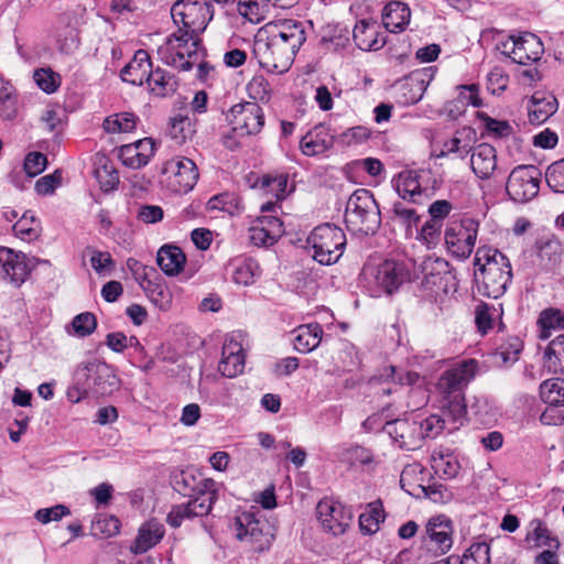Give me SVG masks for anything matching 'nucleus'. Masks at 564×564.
Here are the masks:
<instances>
[{
    "mask_svg": "<svg viewBox=\"0 0 564 564\" xmlns=\"http://www.w3.org/2000/svg\"><path fill=\"white\" fill-rule=\"evenodd\" d=\"M497 155L496 149L488 143L475 145L470 155V167L475 175L486 180L496 170Z\"/></svg>",
    "mask_w": 564,
    "mask_h": 564,
    "instance_id": "28",
    "label": "nucleus"
},
{
    "mask_svg": "<svg viewBox=\"0 0 564 564\" xmlns=\"http://www.w3.org/2000/svg\"><path fill=\"white\" fill-rule=\"evenodd\" d=\"M252 186L259 187L265 194H271L276 200H281L286 196L288 175L284 173L265 174L258 177Z\"/></svg>",
    "mask_w": 564,
    "mask_h": 564,
    "instance_id": "43",
    "label": "nucleus"
},
{
    "mask_svg": "<svg viewBox=\"0 0 564 564\" xmlns=\"http://www.w3.org/2000/svg\"><path fill=\"white\" fill-rule=\"evenodd\" d=\"M451 424L441 414H432L422 419L420 415L406 419L389 420L383 431L398 443L399 447L414 451L422 446L425 438H435Z\"/></svg>",
    "mask_w": 564,
    "mask_h": 564,
    "instance_id": "4",
    "label": "nucleus"
},
{
    "mask_svg": "<svg viewBox=\"0 0 564 564\" xmlns=\"http://www.w3.org/2000/svg\"><path fill=\"white\" fill-rule=\"evenodd\" d=\"M138 120L132 112H119L108 116L102 127L107 133H126L135 129Z\"/></svg>",
    "mask_w": 564,
    "mask_h": 564,
    "instance_id": "45",
    "label": "nucleus"
},
{
    "mask_svg": "<svg viewBox=\"0 0 564 564\" xmlns=\"http://www.w3.org/2000/svg\"><path fill=\"white\" fill-rule=\"evenodd\" d=\"M334 145V135L324 124H317L300 140V150L306 156L321 155Z\"/></svg>",
    "mask_w": 564,
    "mask_h": 564,
    "instance_id": "24",
    "label": "nucleus"
},
{
    "mask_svg": "<svg viewBox=\"0 0 564 564\" xmlns=\"http://www.w3.org/2000/svg\"><path fill=\"white\" fill-rule=\"evenodd\" d=\"M18 115V96L10 82L0 76V118L13 120Z\"/></svg>",
    "mask_w": 564,
    "mask_h": 564,
    "instance_id": "42",
    "label": "nucleus"
},
{
    "mask_svg": "<svg viewBox=\"0 0 564 564\" xmlns=\"http://www.w3.org/2000/svg\"><path fill=\"white\" fill-rule=\"evenodd\" d=\"M346 242L343 229L332 224L315 227L307 237V243L314 250L313 259L323 265L336 263L344 253Z\"/></svg>",
    "mask_w": 564,
    "mask_h": 564,
    "instance_id": "7",
    "label": "nucleus"
},
{
    "mask_svg": "<svg viewBox=\"0 0 564 564\" xmlns=\"http://www.w3.org/2000/svg\"><path fill=\"white\" fill-rule=\"evenodd\" d=\"M478 118L484 121L487 132L495 138H505L511 132V126L507 121L496 120L485 112H478Z\"/></svg>",
    "mask_w": 564,
    "mask_h": 564,
    "instance_id": "59",
    "label": "nucleus"
},
{
    "mask_svg": "<svg viewBox=\"0 0 564 564\" xmlns=\"http://www.w3.org/2000/svg\"><path fill=\"white\" fill-rule=\"evenodd\" d=\"M479 221L471 217H463L447 226L444 237L447 251L456 259H467L476 245Z\"/></svg>",
    "mask_w": 564,
    "mask_h": 564,
    "instance_id": "10",
    "label": "nucleus"
},
{
    "mask_svg": "<svg viewBox=\"0 0 564 564\" xmlns=\"http://www.w3.org/2000/svg\"><path fill=\"white\" fill-rule=\"evenodd\" d=\"M69 513V508L65 505H55L51 508L39 509L34 517L39 522L47 524L52 521H59L63 517L68 516Z\"/></svg>",
    "mask_w": 564,
    "mask_h": 564,
    "instance_id": "60",
    "label": "nucleus"
},
{
    "mask_svg": "<svg viewBox=\"0 0 564 564\" xmlns=\"http://www.w3.org/2000/svg\"><path fill=\"white\" fill-rule=\"evenodd\" d=\"M557 109V100L549 91H534L531 95V124L545 122Z\"/></svg>",
    "mask_w": 564,
    "mask_h": 564,
    "instance_id": "31",
    "label": "nucleus"
},
{
    "mask_svg": "<svg viewBox=\"0 0 564 564\" xmlns=\"http://www.w3.org/2000/svg\"><path fill=\"white\" fill-rule=\"evenodd\" d=\"M476 142L475 129L471 127H463L456 130L454 135L443 143L437 156L445 158L455 154L457 158L464 160L471 153Z\"/></svg>",
    "mask_w": 564,
    "mask_h": 564,
    "instance_id": "25",
    "label": "nucleus"
},
{
    "mask_svg": "<svg viewBox=\"0 0 564 564\" xmlns=\"http://www.w3.org/2000/svg\"><path fill=\"white\" fill-rule=\"evenodd\" d=\"M213 506L214 505L204 503L198 500H188L186 503L173 506L166 516V522L172 528H178L184 520L209 514Z\"/></svg>",
    "mask_w": 564,
    "mask_h": 564,
    "instance_id": "30",
    "label": "nucleus"
},
{
    "mask_svg": "<svg viewBox=\"0 0 564 564\" xmlns=\"http://www.w3.org/2000/svg\"><path fill=\"white\" fill-rule=\"evenodd\" d=\"M175 488L189 500L214 505L218 498L217 482L191 471H183L175 481Z\"/></svg>",
    "mask_w": 564,
    "mask_h": 564,
    "instance_id": "15",
    "label": "nucleus"
},
{
    "mask_svg": "<svg viewBox=\"0 0 564 564\" xmlns=\"http://www.w3.org/2000/svg\"><path fill=\"white\" fill-rule=\"evenodd\" d=\"M95 176L100 184L104 192H109L116 188L119 184V174L112 165L107 163L100 165L95 170Z\"/></svg>",
    "mask_w": 564,
    "mask_h": 564,
    "instance_id": "54",
    "label": "nucleus"
},
{
    "mask_svg": "<svg viewBox=\"0 0 564 564\" xmlns=\"http://www.w3.org/2000/svg\"><path fill=\"white\" fill-rule=\"evenodd\" d=\"M340 460L349 465L369 464L372 460L371 453L360 445H351L345 448L340 454Z\"/></svg>",
    "mask_w": 564,
    "mask_h": 564,
    "instance_id": "55",
    "label": "nucleus"
},
{
    "mask_svg": "<svg viewBox=\"0 0 564 564\" xmlns=\"http://www.w3.org/2000/svg\"><path fill=\"white\" fill-rule=\"evenodd\" d=\"M347 227L365 235L375 234L381 224L379 206L368 189H357L348 198L345 210Z\"/></svg>",
    "mask_w": 564,
    "mask_h": 564,
    "instance_id": "6",
    "label": "nucleus"
},
{
    "mask_svg": "<svg viewBox=\"0 0 564 564\" xmlns=\"http://www.w3.org/2000/svg\"><path fill=\"white\" fill-rule=\"evenodd\" d=\"M160 59L181 70H189L204 56L199 34L177 30L158 48Z\"/></svg>",
    "mask_w": 564,
    "mask_h": 564,
    "instance_id": "5",
    "label": "nucleus"
},
{
    "mask_svg": "<svg viewBox=\"0 0 564 564\" xmlns=\"http://www.w3.org/2000/svg\"><path fill=\"white\" fill-rule=\"evenodd\" d=\"M395 188L402 199L414 204H422L427 196L426 189L421 187L417 172L413 170H405L399 173Z\"/></svg>",
    "mask_w": 564,
    "mask_h": 564,
    "instance_id": "29",
    "label": "nucleus"
},
{
    "mask_svg": "<svg viewBox=\"0 0 564 564\" xmlns=\"http://www.w3.org/2000/svg\"><path fill=\"white\" fill-rule=\"evenodd\" d=\"M177 30L200 34L212 21L213 6L207 0H177L171 8Z\"/></svg>",
    "mask_w": 564,
    "mask_h": 564,
    "instance_id": "9",
    "label": "nucleus"
},
{
    "mask_svg": "<svg viewBox=\"0 0 564 564\" xmlns=\"http://www.w3.org/2000/svg\"><path fill=\"white\" fill-rule=\"evenodd\" d=\"M474 267V278L480 294L498 299L506 293L512 273L510 261L502 252L487 246L479 247Z\"/></svg>",
    "mask_w": 564,
    "mask_h": 564,
    "instance_id": "3",
    "label": "nucleus"
},
{
    "mask_svg": "<svg viewBox=\"0 0 564 564\" xmlns=\"http://www.w3.org/2000/svg\"><path fill=\"white\" fill-rule=\"evenodd\" d=\"M411 18L410 8L400 1H392L384 7L382 21L390 32H400L405 29Z\"/></svg>",
    "mask_w": 564,
    "mask_h": 564,
    "instance_id": "33",
    "label": "nucleus"
},
{
    "mask_svg": "<svg viewBox=\"0 0 564 564\" xmlns=\"http://www.w3.org/2000/svg\"><path fill=\"white\" fill-rule=\"evenodd\" d=\"M152 63L150 55L144 50L134 53L132 59L121 69L120 76L123 82L141 86L151 78Z\"/></svg>",
    "mask_w": 564,
    "mask_h": 564,
    "instance_id": "26",
    "label": "nucleus"
},
{
    "mask_svg": "<svg viewBox=\"0 0 564 564\" xmlns=\"http://www.w3.org/2000/svg\"><path fill=\"white\" fill-rule=\"evenodd\" d=\"M232 132L239 137L259 133L264 126V113L260 105L253 101L237 104L231 107L227 116Z\"/></svg>",
    "mask_w": 564,
    "mask_h": 564,
    "instance_id": "13",
    "label": "nucleus"
},
{
    "mask_svg": "<svg viewBox=\"0 0 564 564\" xmlns=\"http://www.w3.org/2000/svg\"><path fill=\"white\" fill-rule=\"evenodd\" d=\"M192 123L188 117L177 115L171 119L169 135L176 142L183 143L193 133Z\"/></svg>",
    "mask_w": 564,
    "mask_h": 564,
    "instance_id": "53",
    "label": "nucleus"
},
{
    "mask_svg": "<svg viewBox=\"0 0 564 564\" xmlns=\"http://www.w3.org/2000/svg\"><path fill=\"white\" fill-rule=\"evenodd\" d=\"M547 185L556 193H564V159L552 163L545 174Z\"/></svg>",
    "mask_w": 564,
    "mask_h": 564,
    "instance_id": "56",
    "label": "nucleus"
},
{
    "mask_svg": "<svg viewBox=\"0 0 564 564\" xmlns=\"http://www.w3.org/2000/svg\"><path fill=\"white\" fill-rule=\"evenodd\" d=\"M541 400L552 406L564 405V379L552 378L540 384Z\"/></svg>",
    "mask_w": 564,
    "mask_h": 564,
    "instance_id": "44",
    "label": "nucleus"
},
{
    "mask_svg": "<svg viewBox=\"0 0 564 564\" xmlns=\"http://www.w3.org/2000/svg\"><path fill=\"white\" fill-rule=\"evenodd\" d=\"M506 189L514 203L525 204L529 200V165L522 164L512 170Z\"/></svg>",
    "mask_w": 564,
    "mask_h": 564,
    "instance_id": "32",
    "label": "nucleus"
},
{
    "mask_svg": "<svg viewBox=\"0 0 564 564\" xmlns=\"http://www.w3.org/2000/svg\"><path fill=\"white\" fill-rule=\"evenodd\" d=\"M323 329L318 324L301 325L294 330V348L302 354L315 349L322 339Z\"/></svg>",
    "mask_w": 564,
    "mask_h": 564,
    "instance_id": "36",
    "label": "nucleus"
},
{
    "mask_svg": "<svg viewBox=\"0 0 564 564\" xmlns=\"http://www.w3.org/2000/svg\"><path fill=\"white\" fill-rule=\"evenodd\" d=\"M90 264L98 274H104L107 271H111L115 267L111 254L109 252L99 250L91 251Z\"/></svg>",
    "mask_w": 564,
    "mask_h": 564,
    "instance_id": "63",
    "label": "nucleus"
},
{
    "mask_svg": "<svg viewBox=\"0 0 564 564\" xmlns=\"http://www.w3.org/2000/svg\"><path fill=\"white\" fill-rule=\"evenodd\" d=\"M306 41L302 22L288 19L275 24L267 37L258 36L253 55L268 73L283 74L290 69L300 47Z\"/></svg>",
    "mask_w": 564,
    "mask_h": 564,
    "instance_id": "1",
    "label": "nucleus"
},
{
    "mask_svg": "<svg viewBox=\"0 0 564 564\" xmlns=\"http://www.w3.org/2000/svg\"><path fill=\"white\" fill-rule=\"evenodd\" d=\"M536 324L540 327V338L547 339L551 329H564V312L558 308H546L540 314Z\"/></svg>",
    "mask_w": 564,
    "mask_h": 564,
    "instance_id": "48",
    "label": "nucleus"
},
{
    "mask_svg": "<svg viewBox=\"0 0 564 564\" xmlns=\"http://www.w3.org/2000/svg\"><path fill=\"white\" fill-rule=\"evenodd\" d=\"M435 72V67H424L412 72L403 80L399 82L397 87L402 91L404 102L415 104L420 101L434 78Z\"/></svg>",
    "mask_w": 564,
    "mask_h": 564,
    "instance_id": "19",
    "label": "nucleus"
},
{
    "mask_svg": "<svg viewBox=\"0 0 564 564\" xmlns=\"http://www.w3.org/2000/svg\"><path fill=\"white\" fill-rule=\"evenodd\" d=\"M147 84L150 90L160 97L173 94L178 86L176 77L160 67L152 70L151 78L148 79Z\"/></svg>",
    "mask_w": 564,
    "mask_h": 564,
    "instance_id": "40",
    "label": "nucleus"
},
{
    "mask_svg": "<svg viewBox=\"0 0 564 564\" xmlns=\"http://www.w3.org/2000/svg\"><path fill=\"white\" fill-rule=\"evenodd\" d=\"M120 530V521L113 516H99L91 523V534L101 539L116 535Z\"/></svg>",
    "mask_w": 564,
    "mask_h": 564,
    "instance_id": "52",
    "label": "nucleus"
},
{
    "mask_svg": "<svg viewBox=\"0 0 564 564\" xmlns=\"http://www.w3.org/2000/svg\"><path fill=\"white\" fill-rule=\"evenodd\" d=\"M371 132L362 126L352 127L340 134V141L344 144L362 143L370 137Z\"/></svg>",
    "mask_w": 564,
    "mask_h": 564,
    "instance_id": "64",
    "label": "nucleus"
},
{
    "mask_svg": "<svg viewBox=\"0 0 564 564\" xmlns=\"http://www.w3.org/2000/svg\"><path fill=\"white\" fill-rule=\"evenodd\" d=\"M377 296L380 293L392 294L409 280L405 265L394 260H386L377 267H367L364 271Z\"/></svg>",
    "mask_w": 564,
    "mask_h": 564,
    "instance_id": "11",
    "label": "nucleus"
},
{
    "mask_svg": "<svg viewBox=\"0 0 564 564\" xmlns=\"http://www.w3.org/2000/svg\"><path fill=\"white\" fill-rule=\"evenodd\" d=\"M72 326L76 335L86 337L96 329L97 321L93 313H80L73 318Z\"/></svg>",
    "mask_w": 564,
    "mask_h": 564,
    "instance_id": "57",
    "label": "nucleus"
},
{
    "mask_svg": "<svg viewBox=\"0 0 564 564\" xmlns=\"http://www.w3.org/2000/svg\"><path fill=\"white\" fill-rule=\"evenodd\" d=\"M261 269L254 259H245L234 270L232 279L237 284L251 285L260 276Z\"/></svg>",
    "mask_w": 564,
    "mask_h": 564,
    "instance_id": "49",
    "label": "nucleus"
},
{
    "mask_svg": "<svg viewBox=\"0 0 564 564\" xmlns=\"http://www.w3.org/2000/svg\"><path fill=\"white\" fill-rule=\"evenodd\" d=\"M76 376L78 380L85 378V390H91L98 395L110 394L119 387V380L113 369L106 362H88L77 369Z\"/></svg>",
    "mask_w": 564,
    "mask_h": 564,
    "instance_id": "12",
    "label": "nucleus"
},
{
    "mask_svg": "<svg viewBox=\"0 0 564 564\" xmlns=\"http://www.w3.org/2000/svg\"><path fill=\"white\" fill-rule=\"evenodd\" d=\"M155 142L152 138H144L135 142L121 145L118 150V158L124 166L141 169L153 158Z\"/></svg>",
    "mask_w": 564,
    "mask_h": 564,
    "instance_id": "18",
    "label": "nucleus"
},
{
    "mask_svg": "<svg viewBox=\"0 0 564 564\" xmlns=\"http://www.w3.org/2000/svg\"><path fill=\"white\" fill-rule=\"evenodd\" d=\"M164 535V528L158 522H147L143 524L138 533L133 546L131 547L135 554L145 553L151 547L155 546Z\"/></svg>",
    "mask_w": 564,
    "mask_h": 564,
    "instance_id": "38",
    "label": "nucleus"
},
{
    "mask_svg": "<svg viewBox=\"0 0 564 564\" xmlns=\"http://www.w3.org/2000/svg\"><path fill=\"white\" fill-rule=\"evenodd\" d=\"M447 268L448 263L444 260L436 259L425 261L423 265V288L435 292L442 291L448 293L449 283L455 278Z\"/></svg>",
    "mask_w": 564,
    "mask_h": 564,
    "instance_id": "22",
    "label": "nucleus"
},
{
    "mask_svg": "<svg viewBox=\"0 0 564 564\" xmlns=\"http://www.w3.org/2000/svg\"><path fill=\"white\" fill-rule=\"evenodd\" d=\"M524 347L523 340L519 337H510L497 349L495 357L503 365H511L518 360L519 354Z\"/></svg>",
    "mask_w": 564,
    "mask_h": 564,
    "instance_id": "51",
    "label": "nucleus"
},
{
    "mask_svg": "<svg viewBox=\"0 0 564 564\" xmlns=\"http://www.w3.org/2000/svg\"><path fill=\"white\" fill-rule=\"evenodd\" d=\"M186 257L181 248L165 245L158 251L156 262L167 275H176L183 269Z\"/></svg>",
    "mask_w": 564,
    "mask_h": 564,
    "instance_id": "34",
    "label": "nucleus"
},
{
    "mask_svg": "<svg viewBox=\"0 0 564 564\" xmlns=\"http://www.w3.org/2000/svg\"><path fill=\"white\" fill-rule=\"evenodd\" d=\"M231 528L236 538L248 543L254 552L268 550L274 539L270 523L263 517L250 512L237 516Z\"/></svg>",
    "mask_w": 564,
    "mask_h": 564,
    "instance_id": "8",
    "label": "nucleus"
},
{
    "mask_svg": "<svg viewBox=\"0 0 564 564\" xmlns=\"http://www.w3.org/2000/svg\"><path fill=\"white\" fill-rule=\"evenodd\" d=\"M384 520V511L380 501L368 505V510L359 516V528L362 533L373 534Z\"/></svg>",
    "mask_w": 564,
    "mask_h": 564,
    "instance_id": "46",
    "label": "nucleus"
},
{
    "mask_svg": "<svg viewBox=\"0 0 564 564\" xmlns=\"http://www.w3.org/2000/svg\"><path fill=\"white\" fill-rule=\"evenodd\" d=\"M17 237L25 241H32L40 235V221L29 213H25L12 227Z\"/></svg>",
    "mask_w": 564,
    "mask_h": 564,
    "instance_id": "50",
    "label": "nucleus"
},
{
    "mask_svg": "<svg viewBox=\"0 0 564 564\" xmlns=\"http://www.w3.org/2000/svg\"><path fill=\"white\" fill-rule=\"evenodd\" d=\"M245 359L246 356L241 343L237 341L234 337L226 338L218 370L227 378H235L243 372Z\"/></svg>",
    "mask_w": 564,
    "mask_h": 564,
    "instance_id": "20",
    "label": "nucleus"
},
{
    "mask_svg": "<svg viewBox=\"0 0 564 564\" xmlns=\"http://www.w3.org/2000/svg\"><path fill=\"white\" fill-rule=\"evenodd\" d=\"M543 367L552 373H564V334L557 336L547 345Z\"/></svg>",
    "mask_w": 564,
    "mask_h": 564,
    "instance_id": "39",
    "label": "nucleus"
},
{
    "mask_svg": "<svg viewBox=\"0 0 564 564\" xmlns=\"http://www.w3.org/2000/svg\"><path fill=\"white\" fill-rule=\"evenodd\" d=\"M356 45L362 51H377L384 45V40L378 35L375 24L366 21L358 22L352 31Z\"/></svg>",
    "mask_w": 564,
    "mask_h": 564,
    "instance_id": "37",
    "label": "nucleus"
},
{
    "mask_svg": "<svg viewBox=\"0 0 564 564\" xmlns=\"http://www.w3.org/2000/svg\"><path fill=\"white\" fill-rule=\"evenodd\" d=\"M162 174L166 176L172 191L178 194L193 189L198 180L196 164L185 156H176L166 161L162 166Z\"/></svg>",
    "mask_w": 564,
    "mask_h": 564,
    "instance_id": "14",
    "label": "nucleus"
},
{
    "mask_svg": "<svg viewBox=\"0 0 564 564\" xmlns=\"http://www.w3.org/2000/svg\"><path fill=\"white\" fill-rule=\"evenodd\" d=\"M0 264L3 278L17 286H20L30 273L26 256L9 248H0Z\"/></svg>",
    "mask_w": 564,
    "mask_h": 564,
    "instance_id": "21",
    "label": "nucleus"
},
{
    "mask_svg": "<svg viewBox=\"0 0 564 564\" xmlns=\"http://www.w3.org/2000/svg\"><path fill=\"white\" fill-rule=\"evenodd\" d=\"M34 80L37 86L45 93H54L58 86V76L51 69H39L34 73Z\"/></svg>",
    "mask_w": 564,
    "mask_h": 564,
    "instance_id": "61",
    "label": "nucleus"
},
{
    "mask_svg": "<svg viewBox=\"0 0 564 564\" xmlns=\"http://www.w3.org/2000/svg\"><path fill=\"white\" fill-rule=\"evenodd\" d=\"M490 547L487 543H475L459 557L448 556L451 564H490Z\"/></svg>",
    "mask_w": 564,
    "mask_h": 564,
    "instance_id": "47",
    "label": "nucleus"
},
{
    "mask_svg": "<svg viewBox=\"0 0 564 564\" xmlns=\"http://www.w3.org/2000/svg\"><path fill=\"white\" fill-rule=\"evenodd\" d=\"M317 518L325 531L333 535L343 534L349 527L352 513L338 501L324 499L316 507Z\"/></svg>",
    "mask_w": 564,
    "mask_h": 564,
    "instance_id": "16",
    "label": "nucleus"
},
{
    "mask_svg": "<svg viewBox=\"0 0 564 564\" xmlns=\"http://www.w3.org/2000/svg\"><path fill=\"white\" fill-rule=\"evenodd\" d=\"M47 159L41 152H31L25 156L24 171L30 177H34L42 173L46 167Z\"/></svg>",
    "mask_w": 564,
    "mask_h": 564,
    "instance_id": "62",
    "label": "nucleus"
},
{
    "mask_svg": "<svg viewBox=\"0 0 564 564\" xmlns=\"http://www.w3.org/2000/svg\"><path fill=\"white\" fill-rule=\"evenodd\" d=\"M62 171L56 170L52 174H47L39 178L35 183V191L37 194L46 196L52 195L55 189L62 184Z\"/></svg>",
    "mask_w": 564,
    "mask_h": 564,
    "instance_id": "58",
    "label": "nucleus"
},
{
    "mask_svg": "<svg viewBox=\"0 0 564 564\" xmlns=\"http://www.w3.org/2000/svg\"><path fill=\"white\" fill-rule=\"evenodd\" d=\"M535 252L543 269L551 270L560 262L563 253V247L553 232H545L535 240Z\"/></svg>",
    "mask_w": 564,
    "mask_h": 564,
    "instance_id": "27",
    "label": "nucleus"
},
{
    "mask_svg": "<svg viewBox=\"0 0 564 564\" xmlns=\"http://www.w3.org/2000/svg\"><path fill=\"white\" fill-rule=\"evenodd\" d=\"M525 32L519 36L509 35L506 39L499 40L496 44V47L499 52H501V54L508 56L513 63L519 65H527L529 53L525 48Z\"/></svg>",
    "mask_w": 564,
    "mask_h": 564,
    "instance_id": "35",
    "label": "nucleus"
},
{
    "mask_svg": "<svg viewBox=\"0 0 564 564\" xmlns=\"http://www.w3.org/2000/svg\"><path fill=\"white\" fill-rule=\"evenodd\" d=\"M431 463L434 471L446 479L455 478L460 470V464L452 453L434 451L431 456Z\"/></svg>",
    "mask_w": 564,
    "mask_h": 564,
    "instance_id": "41",
    "label": "nucleus"
},
{
    "mask_svg": "<svg viewBox=\"0 0 564 564\" xmlns=\"http://www.w3.org/2000/svg\"><path fill=\"white\" fill-rule=\"evenodd\" d=\"M478 371L476 359H465L444 370L437 380L436 389L442 397L441 415L451 424L449 431L457 430L465 421V390Z\"/></svg>",
    "mask_w": 564,
    "mask_h": 564,
    "instance_id": "2",
    "label": "nucleus"
},
{
    "mask_svg": "<svg viewBox=\"0 0 564 564\" xmlns=\"http://www.w3.org/2000/svg\"><path fill=\"white\" fill-rule=\"evenodd\" d=\"M419 380L420 375L415 371H403L394 366H389L378 377H373L370 380V384L375 387L380 383H388V387H382L381 393L389 395L397 393L399 386H414Z\"/></svg>",
    "mask_w": 564,
    "mask_h": 564,
    "instance_id": "23",
    "label": "nucleus"
},
{
    "mask_svg": "<svg viewBox=\"0 0 564 564\" xmlns=\"http://www.w3.org/2000/svg\"><path fill=\"white\" fill-rule=\"evenodd\" d=\"M425 546L435 554H445L453 545V525L446 516L431 518L422 538Z\"/></svg>",
    "mask_w": 564,
    "mask_h": 564,
    "instance_id": "17",
    "label": "nucleus"
}]
</instances>
